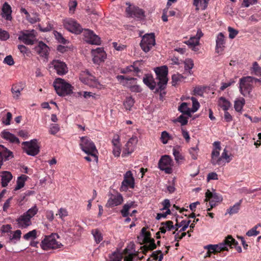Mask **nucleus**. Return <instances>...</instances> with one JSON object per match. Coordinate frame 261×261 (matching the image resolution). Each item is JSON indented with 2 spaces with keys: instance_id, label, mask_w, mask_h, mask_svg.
I'll return each instance as SVG.
<instances>
[{
  "instance_id": "nucleus-37",
  "label": "nucleus",
  "mask_w": 261,
  "mask_h": 261,
  "mask_svg": "<svg viewBox=\"0 0 261 261\" xmlns=\"http://www.w3.org/2000/svg\"><path fill=\"white\" fill-rule=\"evenodd\" d=\"M134 202H131L129 203L125 204L123 208L121 210L120 212L123 217H127L129 214V210L133 206Z\"/></svg>"
},
{
  "instance_id": "nucleus-47",
  "label": "nucleus",
  "mask_w": 261,
  "mask_h": 261,
  "mask_svg": "<svg viewBox=\"0 0 261 261\" xmlns=\"http://www.w3.org/2000/svg\"><path fill=\"white\" fill-rule=\"evenodd\" d=\"M189 47L191 46H197L199 44V41L194 36L190 37V38L185 42Z\"/></svg>"
},
{
  "instance_id": "nucleus-1",
  "label": "nucleus",
  "mask_w": 261,
  "mask_h": 261,
  "mask_svg": "<svg viewBox=\"0 0 261 261\" xmlns=\"http://www.w3.org/2000/svg\"><path fill=\"white\" fill-rule=\"evenodd\" d=\"M154 70L156 75V80L158 82H155L153 76L150 74H145L143 77V82L151 90H155V92H160V97L162 99V91L166 88L168 81L167 77L168 67L166 66H162L155 68Z\"/></svg>"
},
{
  "instance_id": "nucleus-20",
  "label": "nucleus",
  "mask_w": 261,
  "mask_h": 261,
  "mask_svg": "<svg viewBox=\"0 0 261 261\" xmlns=\"http://www.w3.org/2000/svg\"><path fill=\"white\" fill-rule=\"evenodd\" d=\"M18 227L20 228H25L32 225L31 220L24 213L17 219Z\"/></svg>"
},
{
  "instance_id": "nucleus-16",
  "label": "nucleus",
  "mask_w": 261,
  "mask_h": 261,
  "mask_svg": "<svg viewBox=\"0 0 261 261\" xmlns=\"http://www.w3.org/2000/svg\"><path fill=\"white\" fill-rule=\"evenodd\" d=\"M13 157V153L2 145H0V169L4 161H8Z\"/></svg>"
},
{
  "instance_id": "nucleus-58",
  "label": "nucleus",
  "mask_w": 261,
  "mask_h": 261,
  "mask_svg": "<svg viewBox=\"0 0 261 261\" xmlns=\"http://www.w3.org/2000/svg\"><path fill=\"white\" fill-rule=\"evenodd\" d=\"M12 114L10 112H8L7 113L6 118H3L2 122L5 125H9L10 124V121L12 119Z\"/></svg>"
},
{
  "instance_id": "nucleus-62",
  "label": "nucleus",
  "mask_w": 261,
  "mask_h": 261,
  "mask_svg": "<svg viewBox=\"0 0 261 261\" xmlns=\"http://www.w3.org/2000/svg\"><path fill=\"white\" fill-rule=\"evenodd\" d=\"M138 255V252L135 253H130L127 256H125L124 258V261H133L134 257Z\"/></svg>"
},
{
  "instance_id": "nucleus-11",
  "label": "nucleus",
  "mask_w": 261,
  "mask_h": 261,
  "mask_svg": "<svg viewBox=\"0 0 261 261\" xmlns=\"http://www.w3.org/2000/svg\"><path fill=\"white\" fill-rule=\"evenodd\" d=\"M222 200L223 198L221 195L215 192H212L210 190H207L205 193V199L204 201L207 202L210 200L209 204L212 207H215L216 205V203L220 202Z\"/></svg>"
},
{
  "instance_id": "nucleus-52",
  "label": "nucleus",
  "mask_w": 261,
  "mask_h": 261,
  "mask_svg": "<svg viewBox=\"0 0 261 261\" xmlns=\"http://www.w3.org/2000/svg\"><path fill=\"white\" fill-rule=\"evenodd\" d=\"M220 158H221V160H226L227 163H229L230 161V160H231V159L230 158V155H229L228 154V151L227 150V149L226 148H225L223 150V151L220 157Z\"/></svg>"
},
{
  "instance_id": "nucleus-8",
  "label": "nucleus",
  "mask_w": 261,
  "mask_h": 261,
  "mask_svg": "<svg viewBox=\"0 0 261 261\" xmlns=\"http://www.w3.org/2000/svg\"><path fill=\"white\" fill-rule=\"evenodd\" d=\"M23 150L29 155L35 156L39 152V146L37 144V140L33 139L30 141L23 142Z\"/></svg>"
},
{
  "instance_id": "nucleus-41",
  "label": "nucleus",
  "mask_w": 261,
  "mask_h": 261,
  "mask_svg": "<svg viewBox=\"0 0 261 261\" xmlns=\"http://www.w3.org/2000/svg\"><path fill=\"white\" fill-rule=\"evenodd\" d=\"M37 231L36 229H34L32 231H30L27 232L23 236V238L25 240H35L37 238Z\"/></svg>"
},
{
  "instance_id": "nucleus-19",
  "label": "nucleus",
  "mask_w": 261,
  "mask_h": 261,
  "mask_svg": "<svg viewBox=\"0 0 261 261\" xmlns=\"http://www.w3.org/2000/svg\"><path fill=\"white\" fill-rule=\"evenodd\" d=\"M138 142V138L136 136H133L127 141L125 146L124 153L130 154L135 149V146Z\"/></svg>"
},
{
  "instance_id": "nucleus-42",
  "label": "nucleus",
  "mask_w": 261,
  "mask_h": 261,
  "mask_svg": "<svg viewBox=\"0 0 261 261\" xmlns=\"http://www.w3.org/2000/svg\"><path fill=\"white\" fill-rule=\"evenodd\" d=\"M184 79V77L180 74L177 73L173 74L172 76V85L175 86L179 82L181 81Z\"/></svg>"
},
{
  "instance_id": "nucleus-35",
  "label": "nucleus",
  "mask_w": 261,
  "mask_h": 261,
  "mask_svg": "<svg viewBox=\"0 0 261 261\" xmlns=\"http://www.w3.org/2000/svg\"><path fill=\"white\" fill-rule=\"evenodd\" d=\"M245 103V100L244 98H241L240 99L236 100L234 104L235 110L239 112H241Z\"/></svg>"
},
{
  "instance_id": "nucleus-64",
  "label": "nucleus",
  "mask_w": 261,
  "mask_h": 261,
  "mask_svg": "<svg viewBox=\"0 0 261 261\" xmlns=\"http://www.w3.org/2000/svg\"><path fill=\"white\" fill-rule=\"evenodd\" d=\"M121 153L120 146H113V153L115 156H119Z\"/></svg>"
},
{
  "instance_id": "nucleus-7",
  "label": "nucleus",
  "mask_w": 261,
  "mask_h": 261,
  "mask_svg": "<svg viewBox=\"0 0 261 261\" xmlns=\"http://www.w3.org/2000/svg\"><path fill=\"white\" fill-rule=\"evenodd\" d=\"M250 79V76L243 77L240 79V91L244 96L249 95L253 89V85Z\"/></svg>"
},
{
  "instance_id": "nucleus-4",
  "label": "nucleus",
  "mask_w": 261,
  "mask_h": 261,
  "mask_svg": "<svg viewBox=\"0 0 261 261\" xmlns=\"http://www.w3.org/2000/svg\"><path fill=\"white\" fill-rule=\"evenodd\" d=\"M55 236H57V234H51L45 237L40 244V246L43 250L56 249L63 246L61 243L57 241Z\"/></svg>"
},
{
  "instance_id": "nucleus-54",
  "label": "nucleus",
  "mask_w": 261,
  "mask_h": 261,
  "mask_svg": "<svg viewBox=\"0 0 261 261\" xmlns=\"http://www.w3.org/2000/svg\"><path fill=\"white\" fill-rule=\"evenodd\" d=\"M228 31L229 32V37L230 39L235 38L239 33L237 30L230 27L228 28Z\"/></svg>"
},
{
  "instance_id": "nucleus-38",
  "label": "nucleus",
  "mask_w": 261,
  "mask_h": 261,
  "mask_svg": "<svg viewBox=\"0 0 261 261\" xmlns=\"http://www.w3.org/2000/svg\"><path fill=\"white\" fill-rule=\"evenodd\" d=\"M179 146H177L174 147L173 149V154L174 156L175 160L177 163H178L180 160L184 159V157L179 152Z\"/></svg>"
},
{
  "instance_id": "nucleus-21",
  "label": "nucleus",
  "mask_w": 261,
  "mask_h": 261,
  "mask_svg": "<svg viewBox=\"0 0 261 261\" xmlns=\"http://www.w3.org/2000/svg\"><path fill=\"white\" fill-rule=\"evenodd\" d=\"M126 12L130 16L133 17L143 18L145 17L144 11L138 7H135L132 10L130 7H127Z\"/></svg>"
},
{
  "instance_id": "nucleus-13",
  "label": "nucleus",
  "mask_w": 261,
  "mask_h": 261,
  "mask_svg": "<svg viewBox=\"0 0 261 261\" xmlns=\"http://www.w3.org/2000/svg\"><path fill=\"white\" fill-rule=\"evenodd\" d=\"M64 27L69 32L76 34H80L83 31L81 25L72 19L66 20L64 23Z\"/></svg>"
},
{
  "instance_id": "nucleus-28",
  "label": "nucleus",
  "mask_w": 261,
  "mask_h": 261,
  "mask_svg": "<svg viewBox=\"0 0 261 261\" xmlns=\"http://www.w3.org/2000/svg\"><path fill=\"white\" fill-rule=\"evenodd\" d=\"M1 137L4 139L9 141L11 143H19V140L17 137L6 130H4L2 132Z\"/></svg>"
},
{
  "instance_id": "nucleus-3",
  "label": "nucleus",
  "mask_w": 261,
  "mask_h": 261,
  "mask_svg": "<svg viewBox=\"0 0 261 261\" xmlns=\"http://www.w3.org/2000/svg\"><path fill=\"white\" fill-rule=\"evenodd\" d=\"M56 93L60 96H65L72 93L73 87L61 78L55 79L53 83Z\"/></svg>"
},
{
  "instance_id": "nucleus-22",
  "label": "nucleus",
  "mask_w": 261,
  "mask_h": 261,
  "mask_svg": "<svg viewBox=\"0 0 261 261\" xmlns=\"http://www.w3.org/2000/svg\"><path fill=\"white\" fill-rule=\"evenodd\" d=\"M231 241L235 243L234 239H233L231 236L228 235L222 242L217 244L219 252L221 251H228V247H230Z\"/></svg>"
},
{
  "instance_id": "nucleus-5",
  "label": "nucleus",
  "mask_w": 261,
  "mask_h": 261,
  "mask_svg": "<svg viewBox=\"0 0 261 261\" xmlns=\"http://www.w3.org/2000/svg\"><path fill=\"white\" fill-rule=\"evenodd\" d=\"M18 39L26 45H33L37 41L35 31H21L20 32Z\"/></svg>"
},
{
  "instance_id": "nucleus-63",
  "label": "nucleus",
  "mask_w": 261,
  "mask_h": 261,
  "mask_svg": "<svg viewBox=\"0 0 261 261\" xmlns=\"http://www.w3.org/2000/svg\"><path fill=\"white\" fill-rule=\"evenodd\" d=\"M77 2L76 0L71 1L69 2V7L70 11H74V10L77 6Z\"/></svg>"
},
{
  "instance_id": "nucleus-2",
  "label": "nucleus",
  "mask_w": 261,
  "mask_h": 261,
  "mask_svg": "<svg viewBox=\"0 0 261 261\" xmlns=\"http://www.w3.org/2000/svg\"><path fill=\"white\" fill-rule=\"evenodd\" d=\"M81 149L89 155H91L95 162H98V151L94 143L87 137L81 138L80 144Z\"/></svg>"
},
{
  "instance_id": "nucleus-49",
  "label": "nucleus",
  "mask_w": 261,
  "mask_h": 261,
  "mask_svg": "<svg viewBox=\"0 0 261 261\" xmlns=\"http://www.w3.org/2000/svg\"><path fill=\"white\" fill-rule=\"evenodd\" d=\"M198 150L199 148L197 146L194 147H191L189 149V153L191 154L192 159L195 160L197 159V153Z\"/></svg>"
},
{
  "instance_id": "nucleus-6",
  "label": "nucleus",
  "mask_w": 261,
  "mask_h": 261,
  "mask_svg": "<svg viewBox=\"0 0 261 261\" xmlns=\"http://www.w3.org/2000/svg\"><path fill=\"white\" fill-rule=\"evenodd\" d=\"M155 44V36L154 33L146 34L144 35L141 41L140 45L142 49L145 52H148Z\"/></svg>"
},
{
  "instance_id": "nucleus-31",
  "label": "nucleus",
  "mask_w": 261,
  "mask_h": 261,
  "mask_svg": "<svg viewBox=\"0 0 261 261\" xmlns=\"http://www.w3.org/2000/svg\"><path fill=\"white\" fill-rule=\"evenodd\" d=\"M28 177L24 174H22L21 176H19L17 178L16 181V185L14 189L15 191H17L22 188H23L24 186L25 181L27 180Z\"/></svg>"
},
{
  "instance_id": "nucleus-60",
  "label": "nucleus",
  "mask_w": 261,
  "mask_h": 261,
  "mask_svg": "<svg viewBox=\"0 0 261 261\" xmlns=\"http://www.w3.org/2000/svg\"><path fill=\"white\" fill-rule=\"evenodd\" d=\"M177 121L180 123L181 125H185L188 123V118L184 116L183 115H181L177 118Z\"/></svg>"
},
{
  "instance_id": "nucleus-25",
  "label": "nucleus",
  "mask_w": 261,
  "mask_h": 261,
  "mask_svg": "<svg viewBox=\"0 0 261 261\" xmlns=\"http://www.w3.org/2000/svg\"><path fill=\"white\" fill-rule=\"evenodd\" d=\"M11 7L7 2H5L2 7V16L7 20L11 21L12 19Z\"/></svg>"
},
{
  "instance_id": "nucleus-55",
  "label": "nucleus",
  "mask_w": 261,
  "mask_h": 261,
  "mask_svg": "<svg viewBox=\"0 0 261 261\" xmlns=\"http://www.w3.org/2000/svg\"><path fill=\"white\" fill-rule=\"evenodd\" d=\"M60 130V127L59 125L57 124H52L50 125L49 133L50 134L55 135L57 134Z\"/></svg>"
},
{
  "instance_id": "nucleus-45",
  "label": "nucleus",
  "mask_w": 261,
  "mask_h": 261,
  "mask_svg": "<svg viewBox=\"0 0 261 261\" xmlns=\"http://www.w3.org/2000/svg\"><path fill=\"white\" fill-rule=\"evenodd\" d=\"M192 101V108L191 109V113L196 112L199 108L200 105L196 98L194 97H191Z\"/></svg>"
},
{
  "instance_id": "nucleus-51",
  "label": "nucleus",
  "mask_w": 261,
  "mask_h": 261,
  "mask_svg": "<svg viewBox=\"0 0 261 261\" xmlns=\"http://www.w3.org/2000/svg\"><path fill=\"white\" fill-rule=\"evenodd\" d=\"M55 35L56 39L58 40L59 42L62 43L63 44H65L67 43V40L63 37L61 33L56 32Z\"/></svg>"
},
{
  "instance_id": "nucleus-40",
  "label": "nucleus",
  "mask_w": 261,
  "mask_h": 261,
  "mask_svg": "<svg viewBox=\"0 0 261 261\" xmlns=\"http://www.w3.org/2000/svg\"><path fill=\"white\" fill-rule=\"evenodd\" d=\"M38 208L37 206L35 205L31 208L29 209L26 212L24 213V214L28 217L31 220L38 212Z\"/></svg>"
},
{
  "instance_id": "nucleus-46",
  "label": "nucleus",
  "mask_w": 261,
  "mask_h": 261,
  "mask_svg": "<svg viewBox=\"0 0 261 261\" xmlns=\"http://www.w3.org/2000/svg\"><path fill=\"white\" fill-rule=\"evenodd\" d=\"M204 249H207L210 253H216L219 252L217 244H210L204 247Z\"/></svg>"
},
{
  "instance_id": "nucleus-18",
  "label": "nucleus",
  "mask_w": 261,
  "mask_h": 261,
  "mask_svg": "<svg viewBox=\"0 0 261 261\" xmlns=\"http://www.w3.org/2000/svg\"><path fill=\"white\" fill-rule=\"evenodd\" d=\"M93 61L95 64H99L103 62L106 58V55L103 49L98 48L93 53Z\"/></svg>"
},
{
  "instance_id": "nucleus-53",
  "label": "nucleus",
  "mask_w": 261,
  "mask_h": 261,
  "mask_svg": "<svg viewBox=\"0 0 261 261\" xmlns=\"http://www.w3.org/2000/svg\"><path fill=\"white\" fill-rule=\"evenodd\" d=\"M10 36L8 32L0 29V40H7Z\"/></svg>"
},
{
  "instance_id": "nucleus-48",
  "label": "nucleus",
  "mask_w": 261,
  "mask_h": 261,
  "mask_svg": "<svg viewBox=\"0 0 261 261\" xmlns=\"http://www.w3.org/2000/svg\"><path fill=\"white\" fill-rule=\"evenodd\" d=\"M170 139H171V136L166 131H164L162 133L161 140L164 144H167L168 140Z\"/></svg>"
},
{
  "instance_id": "nucleus-50",
  "label": "nucleus",
  "mask_w": 261,
  "mask_h": 261,
  "mask_svg": "<svg viewBox=\"0 0 261 261\" xmlns=\"http://www.w3.org/2000/svg\"><path fill=\"white\" fill-rule=\"evenodd\" d=\"M257 228V225H255L246 232V235L248 237L256 236L259 233V231L256 230Z\"/></svg>"
},
{
  "instance_id": "nucleus-30",
  "label": "nucleus",
  "mask_w": 261,
  "mask_h": 261,
  "mask_svg": "<svg viewBox=\"0 0 261 261\" xmlns=\"http://www.w3.org/2000/svg\"><path fill=\"white\" fill-rule=\"evenodd\" d=\"M242 201V199L240 200L239 202H237L233 206H230L229 208H228L227 210L226 214H229L230 215H232L233 214L238 213L240 209V206Z\"/></svg>"
},
{
  "instance_id": "nucleus-61",
  "label": "nucleus",
  "mask_w": 261,
  "mask_h": 261,
  "mask_svg": "<svg viewBox=\"0 0 261 261\" xmlns=\"http://www.w3.org/2000/svg\"><path fill=\"white\" fill-rule=\"evenodd\" d=\"M218 179L217 174L214 172L208 173L207 176V181H209L211 180H217Z\"/></svg>"
},
{
  "instance_id": "nucleus-43",
  "label": "nucleus",
  "mask_w": 261,
  "mask_h": 261,
  "mask_svg": "<svg viewBox=\"0 0 261 261\" xmlns=\"http://www.w3.org/2000/svg\"><path fill=\"white\" fill-rule=\"evenodd\" d=\"M22 89L17 85H13L11 88V92L14 98L18 99L20 96V92Z\"/></svg>"
},
{
  "instance_id": "nucleus-32",
  "label": "nucleus",
  "mask_w": 261,
  "mask_h": 261,
  "mask_svg": "<svg viewBox=\"0 0 261 261\" xmlns=\"http://www.w3.org/2000/svg\"><path fill=\"white\" fill-rule=\"evenodd\" d=\"M178 110L184 115H187L188 117L191 116V109L188 107V104L187 102H182L178 107Z\"/></svg>"
},
{
  "instance_id": "nucleus-27",
  "label": "nucleus",
  "mask_w": 261,
  "mask_h": 261,
  "mask_svg": "<svg viewBox=\"0 0 261 261\" xmlns=\"http://www.w3.org/2000/svg\"><path fill=\"white\" fill-rule=\"evenodd\" d=\"M81 81L83 83L87 84L89 85V86L93 88H98L100 85L97 79L93 75H91V76L88 77L87 79L81 78Z\"/></svg>"
},
{
  "instance_id": "nucleus-57",
  "label": "nucleus",
  "mask_w": 261,
  "mask_h": 261,
  "mask_svg": "<svg viewBox=\"0 0 261 261\" xmlns=\"http://www.w3.org/2000/svg\"><path fill=\"white\" fill-rule=\"evenodd\" d=\"M18 49L23 55H28L30 53V49L23 45H18Z\"/></svg>"
},
{
  "instance_id": "nucleus-29",
  "label": "nucleus",
  "mask_w": 261,
  "mask_h": 261,
  "mask_svg": "<svg viewBox=\"0 0 261 261\" xmlns=\"http://www.w3.org/2000/svg\"><path fill=\"white\" fill-rule=\"evenodd\" d=\"M161 227L160 228V232L162 233H166L167 230H171L174 229V226L172 221H167L161 223Z\"/></svg>"
},
{
  "instance_id": "nucleus-34",
  "label": "nucleus",
  "mask_w": 261,
  "mask_h": 261,
  "mask_svg": "<svg viewBox=\"0 0 261 261\" xmlns=\"http://www.w3.org/2000/svg\"><path fill=\"white\" fill-rule=\"evenodd\" d=\"M12 235L10 236L9 242H13L16 243L17 241H19L21 237V231L20 230H16L11 233Z\"/></svg>"
},
{
  "instance_id": "nucleus-26",
  "label": "nucleus",
  "mask_w": 261,
  "mask_h": 261,
  "mask_svg": "<svg viewBox=\"0 0 261 261\" xmlns=\"http://www.w3.org/2000/svg\"><path fill=\"white\" fill-rule=\"evenodd\" d=\"M220 150L218 149H213L212 152V160L211 163L213 165H224L225 162L224 160H221V158H220Z\"/></svg>"
},
{
  "instance_id": "nucleus-36",
  "label": "nucleus",
  "mask_w": 261,
  "mask_h": 261,
  "mask_svg": "<svg viewBox=\"0 0 261 261\" xmlns=\"http://www.w3.org/2000/svg\"><path fill=\"white\" fill-rule=\"evenodd\" d=\"M184 63L185 70L186 71L188 70L189 73L191 74L192 73L191 70L194 66L193 61L191 59H187L185 60Z\"/></svg>"
},
{
  "instance_id": "nucleus-33",
  "label": "nucleus",
  "mask_w": 261,
  "mask_h": 261,
  "mask_svg": "<svg viewBox=\"0 0 261 261\" xmlns=\"http://www.w3.org/2000/svg\"><path fill=\"white\" fill-rule=\"evenodd\" d=\"M219 106L224 111H228L231 106L230 102L225 97H221L219 100Z\"/></svg>"
},
{
  "instance_id": "nucleus-44",
  "label": "nucleus",
  "mask_w": 261,
  "mask_h": 261,
  "mask_svg": "<svg viewBox=\"0 0 261 261\" xmlns=\"http://www.w3.org/2000/svg\"><path fill=\"white\" fill-rule=\"evenodd\" d=\"M134 104V100L132 97H127L123 105L126 110H129Z\"/></svg>"
},
{
  "instance_id": "nucleus-10",
  "label": "nucleus",
  "mask_w": 261,
  "mask_h": 261,
  "mask_svg": "<svg viewBox=\"0 0 261 261\" xmlns=\"http://www.w3.org/2000/svg\"><path fill=\"white\" fill-rule=\"evenodd\" d=\"M84 37V40L86 42L95 45H99L100 44V38L95 34L93 32L89 29H83L82 32Z\"/></svg>"
},
{
  "instance_id": "nucleus-14",
  "label": "nucleus",
  "mask_w": 261,
  "mask_h": 261,
  "mask_svg": "<svg viewBox=\"0 0 261 261\" xmlns=\"http://www.w3.org/2000/svg\"><path fill=\"white\" fill-rule=\"evenodd\" d=\"M134 178L133 177L131 171H127L124 175V179L122 182L121 190L125 191L127 190L128 186L131 188H134Z\"/></svg>"
},
{
  "instance_id": "nucleus-17",
  "label": "nucleus",
  "mask_w": 261,
  "mask_h": 261,
  "mask_svg": "<svg viewBox=\"0 0 261 261\" xmlns=\"http://www.w3.org/2000/svg\"><path fill=\"white\" fill-rule=\"evenodd\" d=\"M123 201L122 196L119 194L116 195H112L108 199L106 206L107 207H112L121 204Z\"/></svg>"
},
{
  "instance_id": "nucleus-12",
  "label": "nucleus",
  "mask_w": 261,
  "mask_h": 261,
  "mask_svg": "<svg viewBox=\"0 0 261 261\" xmlns=\"http://www.w3.org/2000/svg\"><path fill=\"white\" fill-rule=\"evenodd\" d=\"M50 64L59 75H65L68 72V70L66 64L60 60H54Z\"/></svg>"
},
{
  "instance_id": "nucleus-59",
  "label": "nucleus",
  "mask_w": 261,
  "mask_h": 261,
  "mask_svg": "<svg viewBox=\"0 0 261 261\" xmlns=\"http://www.w3.org/2000/svg\"><path fill=\"white\" fill-rule=\"evenodd\" d=\"M4 63L10 66L13 65L14 64L13 59L11 55L7 56L5 57L4 60Z\"/></svg>"
},
{
  "instance_id": "nucleus-15",
  "label": "nucleus",
  "mask_w": 261,
  "mask_h": 261,
  "mask_svg": "<svg viewBox=\"0 0 261 261\" xmlns=\"http://www.w3.org/2000/svg\"><path fill=\"white\" fill-rule=\"evenodd\" d=\"M34 49L35 51L41 57L44 58L46 59H48L49 48L44 43L43 41H40L38 44L35 47Z\"/></svg>"
},
{
  "instance_id": "nucleus-39",
  "label": "nucleus",
  "mask_w": 261,
  "mask_h": 261,
  "mask_svg": "<svg viewBox=\"0 0 261 261\" xmlns=\"http://www.w3.org/2000/svg\"><path fill=\"white\" fill-rule=\"evenodd\" d=\"M91 233L93 234L95 241L97 244L99 243L102 240V235L98 229H93Z\"/></svg>"
},
{
  "instance_id": "nucleus-56",
  "label": "nucleus",
  "mask_w": 261,
  "mask_h": 261,
  "mask_svg": "<svg viewBox=\"0 0 261 261\" xmlns=\"http://www.w3.org/2000/svg\"><path fill=\"white\" fill-rule=\"evenodd\" d=\"M56 215H59V218L63 219L64 217L68 216V212L65 208H60L58 211V213Z\"/></svg>"
},
{
  "instance_id": "nucleus-24",
  "label": "nucleus",
  "mask_w": 261,
  "mask_h": 261,
  "mask_svg": "<svg viewBox=\"0 0 261 261\" xmlns=\"http://www.w3.org/2000/svg\"><path fill=\"white\" fill-rule=\"evenodd\" d=\"M0 176L1 177V185L2 187H7L13 178V175L11 173L8 171L1 172Z\"/></svg>"
},
{
  "instance_id": "nucleus-9",
  "label": "nucleus",
  "mask_w": 261,
  "mask_h": 261,
  "mask_svg": "<svg viewBox=\"0 0 261 261\" xmlns=\"http://www.w3.org/2000/svg\"><path fill=\"white\" fill-rule=\"evenodd\" d=\"M172 160L171 157L168 155L162 156L158 163L159 169L162 171H164L167 174H170L172 172L171 168Z\"/></svg>"
},
{
  "instance_id": "nucleus-23",
  "label": "nucleus",
  "mask_w": 261,
  "mask_h": 261,
  "mask_svg": "<svg viewBox=\"0 0 261 261\" xmlns=\"http://www.w3.org/2000/svg\"><path fill=\"white\" fill-rule=\"evenodd\" d=\"M216 45V51L219 53L223 50L225 43L224 35L222 33H219L217 37Z\"/></svg>"
}]
</instances>
